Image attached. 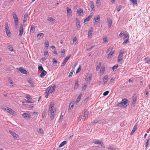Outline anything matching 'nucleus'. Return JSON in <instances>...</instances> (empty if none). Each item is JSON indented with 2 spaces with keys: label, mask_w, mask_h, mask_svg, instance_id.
<instances>
[{
  "label": "nucleus",
  "mask_w": 150,
  "mask_h": 150,
  "mask_svg": "<svg viewBox=\"0 0 150 150\" xmlns=\"http://www.w3.org/2000/svg\"><path fill=\"white\" fill-rule=\"evenodd\" d=\"M35 26L33 25H31L30 30V32L32 31L33 32L35 31Z\"/></svg>",
  "instance_id": "43"
},
{
  "label": "nucleus",
  "mask_w": 150,
  "mask_h": 150,
  "mask_svg": "<svg viewBox=\"0 0 150 150\" xmlns=\"http://www.w3.org/2000/svg\"><path fill=\"white\" fill-rule=\"evenodd\" d=\"M114 52H115L114 50L113 51H111L109 53L108 55V56L107 58L108 59L110 58L111 57V56L114 54Z\"/></svg>",
  "instance_id": "28"
},
{
  "label": "nucleus",
  "mask_w": 150,
  "mask_h": 150,
  "mask_svg": "<svg viewBox=\"0 0 150 150\" xmlns=\"http://www.w3.org/2000/svg\"><path fill=\"white\" fill-rule=\"evenodd\" d=\"M101 65V62H99L98 63V64L97 65V67H96V70L97 71H98V70H99V69L100 67V66Z\"/></svg>",
  "instance_id": "41"
},
{
  "label": "nucleus",
  "mask_w": 150,
  "mask_h": 150,
  "mask_svg": "<svg viewBox=\"0 0 150 150\" xmlns=\"http://www.w3.org/2000/svg\"><path fill=\"white\" fill-rule=\"evenodd\" d=\"M9 82L10 84H12L13 83V82L11 79L10 78L9 79Z\"/></svg>",
  "instance_id": "59"
},
{
  "label": "nucleus",
  "mask_w": 150,
  "mask_h": 150,
  "mask_svg": "<svg viewBox=\"0 0 150 150\" xmlns=\"http://www.w3.org/2000/svg\"><path fill=\"white\" fill-rule=\"evenodd\" d=\"M150 141V139H147L144 142H145V143L146 144L145 147L146 148V149H147V148L148 147V145L149 144V142Z\"/></svg>",
  "instance_id": "19"
},
{
  "label": "nucleus",
  "mask_w": 150,
  "mask_h": 150,
  "mask_svg": "<svg viewBox=\"0 0 150 150\" xmlns=\"http://www.w3.org/2000/svg\"><path fill=\"white\" fill-rule=\"evenodd\" d=\"M44 55L45 57L48 56L49 55L48 51L47 50H45L44 52Z\"/></svg>",
  "instance_id": "51"
},
{
  "label": "nucleus",
  "mask_w": 150,
  "mask_h": 150,
  "mask_svg": "<svg viewBox=\"0 0 150 150\" xmlns=\"http://www.w3.org/2000/svg\"><path fill=\"white\" fill-rule=\"evenodd\" d=\"M45 47H47L49 46V42L47 40H46L45 42Z\"/></svg>",
  "instance_id": "45"
},
{
  "label": "nucleus",
  "mask_w": 150,
  "mask_h": 150,
  "mask_svg": "<svg viewBox=\"0 0 150 150\" xmlns=\"http://www.w3.org/2000/svg\"><path fill=\"white\" fill-rule=\"evenodd\" d=\"M124 33L123 32H121L119 35L120 38H121L123 36V35H124Z\"/></svg>",
  "instance_id": "61"
},
{
  "label": "nucleus",
  "mask_w": 150,
  "mask_h": 150,
  "mask_svg": "<svg viewBox=\"0 0 150 150\" xmlns=\"http://www.w3.org/2000/svg\"><path fill=\"white\" fill-rule=\"evenodd\" d=\"M130 1L132 2L133 5H137V0H131Z\"/></svg>",
  "instance_id": "44"
},
{
  "label": "nucleus",
  "mask_w": 150,
  "mask_h": 150,
  "mask_svg": "<svg viewBox=\"0 0 150 150\" xmlns=\"http://www.w3.org/2000/svg\"><path fill=\"white\" fill-rule=\"evenodd\" d=\"M28 82L31 87H33L34 86V84L32 80L30 79L29 80H28Z\"/></svg>",
  "instance_id": "34"
},
{
  "label": "nucleus",
  "mask_w": 150,
  "mask_h": 150,
  "mask_svg": "<svg viewBox=\"0 0 150 150\" xmlns=\"http://www.w3.org/2000/svg\"><path fill=\"white\" fill-rule=\"evenodd\" d=\"M47 74V72L44 70L42 71V72H41L40 75V76L41 77H42L44 76H45Z\"/></svg>",
  "instance_id": "21"
},
{
  "label": "nucleus",
  "mask_w": 150,
  "mask_h": 150,
  "mask_svg": "<svg viewBox=\"0 0 150 150\" xmlns=\"http://www.w3.org/2000/svg\"><path fill=\"white\" fill-rule=\"evenodd\" d=\"M122 8V6L120 5H119V6L118 8H117V11L118 12L119 11H120V10H121V9Z\"/></svg>",
  "instance_id": "53"
},
{
  "label": "nucleus",
  "mask_w": 150,
  "mask_h": 150,
  "mask_svg": "<svg viewBox=\"0 0 150 150\" xmlns=\"http://www.w3.org/2000/svg\"><path fill=\"white\" fill-rule=\"evenodd\" d=\"M124 51H122V50L120 51V52L119 55L122 56V55L124 54Z\"/></svg>",
  "instance_id": "64"
},
{
  "label": "nucleus",
  "mask_w": 150,
  "mask_h": 150,
  "mask_svg": "<svg viewBox=\"0 0 150 150\" xmlns=\"http://www.w3.org/2000/svg\"><path fill=\"white\" fill-rule=\"evenodd\" d=\"M86 79L87 80V81L90 82L91 79V76H88V75H86Z\"/></svg>",
  "instance_id": "30"
},
{
  "label": "nucleus",
  "mask_w": 150,
  "mask_h": 150,
  "mask_svg": "<svg viewBox=\"0 0 150 150\" xmlns=\"http://www.w3.org/2000/svg\"><path fill=\"white\" fill-rule=\"evenodd\" d=\"M146 62L147 63H149L150 62V58L146 57L144 59Z\"/></svg>",
  "instance_id": "40"
},
{
  "label": "nucleus",
  "mask_w": 150,
  "mask_h": 150,
  "mask_svg": "<svg viewBox=\"0 0 150 150\" xmlns=\"http://www.w3.org/2000/svg\"><path fill=\"white\" fill-rule=\"evenodd\" d=\"M82 96V94L80 93L79 94L78 96V97L77 98V99L76 101V104L78 103L80 101L81 98V97Z\"/></svg>",
  "instance_id": "22"
},
{
  "label": "nucleus",
  "mask_w": 150,
  "mask_h": 150,
  "mask_svg": "<svg viewBox=\"0 0 150 150\" xmlns=\"http://www.w3.org/2000/svg\"><path fill=\"white\" fill-rule=\"evenodd\" d=\"M109 93V91H106L105 92L103 93V95L104 96H107Z\"/></svg>",
  "instance_id": "54"
},
{
  "label": "nucleus",
  "mask_w": 150,
  "mask_h": 150,
  "mask_svg": "<svg viewBox=\"0 0 150 150\" xmlns=\"http://www.w3.org/2000/svg\"><path fill=\"white\" fill-rule=\"evenodd\" d=\"M86 88V86L85 85H84L82 87V91H84Z\"/></svg>",
  "instance_id": "63"
},
{
  "label": "nucleus",
  "mask_w": 150,
  "mask_h": 150,
  "mask_svg": "<svg viewBox=\"0 0 150 150\" xmlns=\"http://www.w3.org/2000/svg\"><path fill=\"white\" fill-rule=\"evenodd\" d=\"M128 101L127 99L125 98L123 99L122 100V102L118 104V106H124V105H126V106H127V104L128 103Z\"/></svg>",
  "instance_id": "3"
},
{
  "label": "nucleus",
  "mask_w": 150,
  "mask_h": 150,
  "mask_svg": "<svg viewBox=\"0 0 150 150\" xmlns=\"http://www.w3.org/2000/svg\"><path fill=\"white\" fill-rule=\"evenodd\" d=\"M81 70V66L80 65L79 67L78 68V69H77L76 73H78V72H79Z\"/></svg>",
  "instance_id": "60"
},
{
  "label": "nucleus",
  "mask_w": 150,
  "mask_h": 150,
  "mask_svg": "<svg viewBox=\"0 0 150 150\" xmlns=\"http://www.w3.org/2000/svg\"><path fill=\"white\" fill-rule=\"evenodd\" d=\"M44 34L43 33H39L37 37H39L38 38L39 39H40V37H41V38H42L44 36Z\"/></svg>",
  "instance_id": "42"
},
{
  "label": "nucleus",
  "mask_w": 150,
  "mask_h": 150,
  "mask_svg": "<svg viewBox=\"0 0 150 150\" xmlns=\"http://www.w3.org/2000/svg\"><path fill=\"white\" fill-rule=\"evenodd\" d=\"M84 118H85V116L83 114V115H80L79 117V119H84Z\"/></svg>",
  "instance_id": "47"
},
{
  "label": "nucleus",
  "mask_w": 150,
  "mask_h": 150,
  "mask_svg": "<svg viewBox=\"0 0 150 150\" xmlns=\"http://www.w3.org/2000/svg\"><path fill=\"white\" fill-rule=\"evenodd\" d=\"M95 22L98 23L100 20V18L99 15H98L96 17H94Z\"/></svg>",
  "instance_id": "18"
},
{
  "label": "nucleus",
  "mask_w": 150,
  "mask_h": 150,
  "mask_svg": "<svg viewBox=\"0 0 150 150\" xmlns=\"http://www.w3.org/2000/svg\"><path fill=\"white\" fill-rule=\"evenodd\" d=\"M118 67V65L116 64L112 68V69L113 71H114V70L115 69H117V67Z\"/></svg>",
  "instance_id": "48"
},
{
  "label": "nucleus",
  "mask_w": 150,
  "mask_h": 150,
  "mask_svg": "<svg viewBox=\"0 0 150 150\" xmlns=\"http://www.w3.org/2000/svg\"><path fill=\"white\" fill-rule=\"evenodd\" d=\"M5 31L7 34V35L8 37L11 36V33L10 32V30L9 29V27L8 26V24H7L5 27Z\"/></svg>",
  "instance_id": "4"
},
{
  "label": "nucleus",
  "mask_w": 150,
  "mask_h": 150,
  "mask_svg": "<svg viewBox=\"0 0 150 150\" xmlns=\"http://www.w3.org/2000/svg\"><path fill=\"white\" fill-rule=\"evenodd\" d=\"M100 144H100V145L101 147L105 149V146L104 144L102 142H101Z\"/></svg>",
  "instance_id": "56"
},
{
  "label": "nucleus",
  "mask_w": 150,
  "mask_h": 150,
  "mask_svg": "<svg viewBox=\"0 0 150 150\" xmlns=\"http://www.w3.org/2000/svg\"><path fill=\"white\" fill-rule=\"evenodd\" d=\"M76 64H75L74 65L72 69H71V71H70L69 74V77L70 76H72V75L73 74L74 71V68L76 67Z\"/></svg>",
  "instance_id": "16"
},
{
  "label": "nucleus",
  "mask_w": 150,
  "mask_h": 150,
  "mask_svg": "<svg viewBox=\"0 0 150 150\" xmlns=\"http://www.w3.org/2000/svg\"><path fill=\"white\" fill-rule=\"evenodd\" d=\"M71 103L70 104L69 106V108L68 110H69V112H70L71 110L72 109L74 105V103H72V104L71 105Z\"/></svg>",
  "instance_id": "36"
},
{
  "label": "nucleus",
  "mask_w": 150,
  "mask_h": 150,
  "mask_svg": "<svg viewBox=\"0 0 150 150\" xmlns=\"http://www.w3.org/2000/svg\"><path fill=\"white\" fill-rule=\"evenodd\" d=\"M70 57H71V55H69V56H67L66 57V58L64 59L63 62H65V63H66V62H67V61L69 60V59L70 58Z\"/></svg>",
  "instance_id": "35"
},
{
  "label": "nucleus",
  "mask_w": 150,
  "mask_h": 150,
  "mask_svg": "<svg viewBox=\"0 0 150 150\" xmlns=\"http://www.w3.org/2000/svg\"><path fill=\"white\" fill-rule=\"evenodd\" d=\"M108 79V75L105 76L103 79V84H105Z\"/></svg>",
  "instance_id": "14"
},
{
  "label": "nucleus",
  "mask_w": 150,
  "mask_h": 150,
  "mask_svg": "<svg viewBox=\"0 0 150 150\" xmlns=\"http://www.w3.org/2000/svg\"><path fill=\"white\" fill-rule=\"evenodd\" d=\"M12 15L14 21L15 28L16 29L17 28L18 25V19L16 14L14 12H13L12 13Z\"/></svg>",
  "instance_id": "2"
},
{
  "label": "nucleus",
  "mask_w": 150,
  "mask_h": 150,
  "mask_svg": "<svg viewBox=\"0 0 150 150\" xmlns=\"http://www.w3.org/2000/svg\"><path fill=\"white\" fill-rule=\"evenodd\" d=\"M21 26L20 28V30H19V35L20 36H21L22 35L23 32V26L22 24H20Z\"/></svg>",
  "instance_id": "11"
},
{
  "label": "nucleus",
  "mask_w": 150,
  "mask_h": 150,
  "mask_svg": "<svg viewBox=\"0 0 150 150\" xmlns=\"http://www.w3.org/2000/svg\"><path fill=\"white\" fill-rule=\"evenodd\" d=\"M28 17V14L27 13H25V14L24 17V19L23 20V22H25L26 21L27 18Z\"/></svg>",
  "instance_id": "33"
},
{
  "label": "nucleus",
  "mask_w": 150,
  "mask_h": 150,
  "mask_svg": "<svg viewBox=\"0 0 150 150\" xmlns=\"http://www.w3.org/2000/svg\"><path fill=\"white\" fill-rule=\"evenodd\" d=\"M83 114L85 116V118H84V120H85L86 118H87L88 117V111L87 110H85L84 111Z\"/></svg>",
  "instance_id": "25"
},
{
  "label": "nucleus",
  "mask_w": 150,
  "mask_h": 150,
  "mask_svg": "<svg viewBox=\"0 0 150 150\" xmlns=\"http://www.w3.org/2000/svg\"><path fill=\"white\" fill-rule=\"evenodd\" d=\"M67 16L68 17H70L71 16L72 11L71 9L68 7H67Z\"/></svg>",
  "instance_id": "9"
},
{
  "label": "nucleus",
  "mask_w": 150,
  "mask_h": 150,
  "mask_svg": "<svg viewBox=\"0 0 150 150\" xmlns=\"http://www.w3.org/2000/svg\"><path fill=\"white\" fill-rule=\"evenodd\" d=\"M52 62L53 63L57 64V61L56 59L55 58H53L52 59Z\"/></svg>",
  "instance_id": "55"
},
{
  "label": "nucleus",
  "mask_w": 150,
  "mask_h": 150,
  "mask_svg": "<svg viewBox=\"0 0 150 150\" xmlns=\"http://www.w3.org/2000/svg\"><path fill=\"white\" fill-rule=\"evenodd\" d=\"M102 142V141H101L100 140H96L95 141H93V143L95 144H100Z\"/></svg>",
  "instance_id": "26"
},
{
  "label": "nucleus",
  "mask_w": 150,
  "mask_h": 150,
  "mask_svg": "<svg viewBox=\"0 0 150 150\" xmlns=\"http://www.w3.org/2000/svg\"><path fill=\"white\" fill-rule=\"evenodd\" d=\"M124 39H129V35L127 33H124Z\"/></svg>",
  "instance_id": "37"
},
{
  "label": "nucleus",
  "mask_w": 150,
  "mask_h": 150,
  "mask_svg": "<svg viewBox=\"0 0 150 150\" xmlns=\"http://www.w3.org/2000/svg\"><path fill=\"white\" fill-rule=\"evenodd\" d=\"M92 28H91V29L88 30V37L89 38L91 37L92 35Z\"/></svg>",
  "instance_id": "24"
},
{
  "label": "nucleus",
  "mask_w": 150,
  "mask_h": 150,
  "mask_svg": "<svg viewBox=\"0 0 150 150\" xmlns=\"http://www.w3.org/2000/svg\"><path fill=\"white\" fill-rule=\"evenodd\" d=\"M113 48L112 47H110L108 49H107V50L106 51V52L107 54L108 53V52L110 51H112Z\"/></svg>",
  "instance_id": "46"
},
{
  "label": "nucleus",
  "mask_w": 150,
  "mask_h": 150,
  "mask_svg": "<svg viewBox=\"0 0 150 150\" xmlns=\"http://www.w3.org/2000/svg\"><path fill=\"white\" fill-rule=\"evenodd\" d=\"M92 16H89L88 17L86 18V19H85L84 21V23L86 22V21H88L92 17Z\"/></svg>",
  "instance_id": "32"
},
{
  "label": "nucleus",
  "mask_w": 150,
  "mask_h": 150,
  "mask_svg": "<svg viewBox=\"0 0 150 150\" xmlns=\"http://www.w3.org/2000/svg\"><path fill=\"white\" fill-rule=\"evenodd\" d=\"M46 93H51L52 94L53 93V90H51V87H48L46 91Z\"/></svg>",
  "instance_id": "12"
},
{
  "label": "nucleus",
  "mask_w": 150,
  "mask_h": 150,
  "mask_svg": "<svg viewBox=\"0 0 150 150\" xmlns=\"http://www.w3.org/2000/svg\"><path fill=\"white\" fill-rule=\"evenodd\" d=\"M19 71L22 74H27V73H28L26 70L23 68H22L21 67H20L18 69Z\"/></svg>",
  "instance_id": "8"
},
{
  "label": "nucleus",
  "mask_w": 150,
  "mask_h": 150,
  "mask_svg": "<svg viewBox=\"0 0 150 150\" xmlns=\"http://www.w3.org/2000/svg\"><path fill=\"white\" fill-rule=\"evenodd\" d=\"M137 129V125H135L133 128L132 130L130 133V135H132L135 131Z\"/></svg>",
  "instance_id": "23"
},
{
  "label": "nucleus",
  "mask_w": 150,
  "mask_h": 150,
  "mask_svg": "<svg viewBox=\"0 0 150 150\" xmlns=\"http://www.w3.org/2000/svg\"><path fill=\"white\" fill-rule=\"evenodd\" d=\"M79 86V84L78 82V81H76L75 82V84L74 86V88L75 89H77Z\"/></svg>",
  "instance_id": "39"
},
{
  "label": "nucleus",
  "mask_w": 150,
  "mask_h": 150,
  "mask_svg": "<svg viewBox=\"0 0 150 150\" xmlns=\"http://www.w3.org/2000/svg\"><path fill=\"white\" fill-rule=\"evenodd\" d=\"M47 20L48 21H50V22H51L52 23H54L55 21V19L52 17L49 18L47 19Z\"/></svg>",
  "instance_id": "27"
},
{
  "label": "nucleus",
  "mask_w": 150,
  "mask_h": 150,
  "mask_svg": "<svg viewBox=\"0 0 150 150\" xmlns=\"http://www.w3.org/2000/svg\"><path fill=\"white\" fill-rule=\"evenodd\" d=\"M90 3L91 4L90 7L91 8V11L93 12L94 11V3L92 1H91Z\"/></svg>",
  "instance_id": "13"
},
{
  "label": "nucleus",
  "mask_w": 150,
  "mask_h": 150,
  "mask_svg": "<svg viewBox=\"0 0 150 150\" xmlns=\"http://www.w3.org/2000/svg\"><path fill=\"white\" fill-rule=\"evenodd\" d=\"M76 26L77 28V29L78 30H80L81 27V25H80V22L79 20L76 18Z\"/></svg>",
  "instance_id": "7"
},
{
  "label": "nucleus",
  "mask_w": 150,
  "mask_h": 150,
  "mask_svg": "<svg viewBox=\"0 0 150 150\" xmlns=\"http://www.w3.org/2000/svg\"><path fill=\"white\" fill-rule=\"evenodd\" d=\"M38 132L42 134H43L44 132L42 129H40L38 130Z\"/></svg>",
  "instance_id": "49"
},
{
  "label": "nucleus",
  "mask_w": 150,
  "mask_h": 150,
  "mask_svg": "<svg viewBox=\"0 0 150 150\" xmlns=\"http://www.w3.org/2000/svg\"><path fill=\"white\" fill-rule=\"evenodd\" d=\"M133 102H132V105L133 107H134L135 105V104L136 103V100H137V97L136 96H133Z\"/></svg>",
  "instance_id": "20"
},
{
  "label": "nucleus",
  "mask_w": 150,
  "mask_h": 150,
  "mask_svg": "<svg viewBox=\"0 0 150 150\" xmlns=\"http://www.w3.org/2000/svg\"><path fill=\"white\" fill-rule=\"evenodd\" d=\"M67 142V141H64L62 142L59 145V147L60 148L64 146L66 143Z\"/></svg>",
  "instance_id": "29"
},
{
  "label": "nucleus",
  "mask_w": 150,
  "mask_h": 150,
  "mask_svg": "<svg viewBox=\"0 0 150 150\" xmlns=\"http://www.w3.org/2000/svg\"><path fill=\"white\" fill-rule=\"evenodd\" d=\"M22 116L24 118L26 119L30 118V114L28 113H24L22 115Z\"/></svg>",
  "instance_id": "10"
},
{
  "label": "nucleus",
  "mask_w": 150,
  "mask_h": 150,
  "mask_svg": "<svg viewBox=\"0 0 150 150\" xmlns=\"http://www.w3.org/2000/svg\"><path fill=\"white\" fill-rule=\"evenodd\" d=\"M100 120H95L93 122V124H95L96 123L99 122H100Z\"/></svg>",
  "instance_id": "57"
},
{
  "label": "nucleus",
  "mask_w": 150,
  "mask_h": 150,
  "mask_svg": "<svg viewBox=\"0 0 150 150\" xmlns=\"http://www.w3.org/2000/svg\"><path fill=\"white\" fill-rule=\"evenodd\" d=\"M103 40L104 42V43L108 42V39H107V38H103Z\"/></svg>",
  "instance_id": "62"
},
{
  "label": "nucleus",
  "mask_w": 150,
  "mask_h": 150,
  "mask_svg": "<svg viewBox=\"0 0 150 150\" xmlns=\"http://www.w3.org/2000/svg\"><path fill=\"white\" fill-rule=\"evenodd\" d=\"M7 48L9 51L11 52L13 51V50L12 45H9L8 46Z\"/></svg>",
  "instance_id": "38"
},
{
  "label": "nucleus",
  "mask_w": 150,
  "mask_h": 150,
  "mask_svg": "<svg viewBox=\"0 0 150 150\" xmlns=\"http://www.w3.org/2000/svg\"><path fill=\"white\" fill-rule=\"evenodd\" d=\"M77 12L79 16L82 15L83 13V10L82 8H80L79 10H77Z\"/></svg>",
  "instance_id": "15"
},
{
  "label": "nucleus",
  "mask_w": 150,
  "mask_h": 150,
  "mask_svg": "<svg viewBox=\"0 0 150 150\" xmlns=\"http://www.w3.org/2000/svg\"><path fill=\"white\" fill-rule=\"evenodd\" d=\"M54 105V103L53 102H51L50 104V105L49 108V114H51L50 118L52 120L54 117V113L55 110L53 109V107Z\"/></svg>",
  "instance_id": "1"
},
{
  "label": "nucleus",
  "mask_w": 150,
  "mask_h": 150,
  "mask_svg": "<svg viewBox=\"0 0 150 150\" xmlns=\"http://www.w3.org/2000/svg\"><path fill=\"white\" fill-rule=\"evenodd\" d=\"M10 133L13 136V138L15 139H18L19 138V137L18 134H16L15 132H13L9 131Z\"/></svg>",
  "instance_id": "6"
},
{
  "label": "nucleus",
  "mask_w": 150,
  "mask_h": 150,
  "mask_svg": "<svg viewBox=\"0 0 150 150\" xmlns=\"http://www.w3.org/2000/svg\"><path fill=\"white\" fill-rule=\"evenodd\" d=\"M30 97V96H26L25 98L28 100H31L32 98Z\"/></svg>",
  "instance_id": "58"
},
{
  "label": "nucleus",
  "mask_w": 150,
  "mask_h": 150,
  "mask_svg": "<svg viewBox=\"0 0 150 150\" xmlns=\"http://www.w3.org/2000/svg\"><path fill=\"white\" fill-rule=\"evenodd\" d=\"M5 110L8 112L12 115H13L15 113V112L13 110L11 109V108L7 107L6 108H5Z\"/></svg>",
  "instance_id": "5"
},
{
  "label": "nucleus",
  "mask_w": 150,
  "mask_h": 150,
  "mask_svg": "<svg viewBox=\"0 0 150 150\" xmlns=\"http://www.w3.org/2000/svg\"><path fill=\"white\" fill-rule=\"evenodd\" d=\"M38 69L39 70H40L41 71L44 70L42 66L40 65L38 66Z\"/></svg>",
  "instance_id": "52"
},
{
  "label": "nucleus",
  "mask_w": 150,
  "mask_h": 150,
  "mask_svg": "<svg viewBox=\"0 0 150 150\" xmlns=\"http://www.w3.org/2000/svg\"><path fill=\"white\" fill-rule=\"evenodd\" d=\"M122 56L119 55L118 56V58L117 59V61L118 62H122Z\"/></svg>",
  "instance_id": "31"
},
{
  "label": "nucleus",
  "mask_w": 150,
  "mask_h": 150,
  "mask_svg": "<svg viewBox=\"0 0 150 150\" xmlns=\"http://www.w3.org/2000/svg\"><path fill=\"white\" fill-rule=\"evenodd\" d=\"M108 26L109 28H110L112 25V21L110 18H108Z\"/></svg>",
  "instance_id": "17"
},
{
  "label": "nucleus",
  "mask_w": 150,
  "mask_h": 150,
  "mask_svg": "<svg viewBox=\"0 0 150 150\" xmlns=\"http://www.w3.org/2000/svg\"><path fill=\"white\" fill-rule=\"evenodd\" d=\"M129 42V39H126L125 40L124 42L122 43L123 44H127Z\"/></svg>",
  "instance_id": "50"
}]
</instances>
